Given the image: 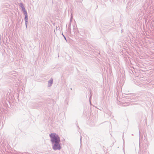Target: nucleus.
<instances>
[{
	"label": "nucleus",
	"instance_id": "7",
	"mask_svg": "<svg viewBox=\"0 0 154 154\" xmlns=\"http://www.w3.org/2000/svg\"><path fill=\"white\" fill-rule=\"evenodd\" d=\"M19 6L21 8H24V6H23V4L22 3H21L20 4Z\"/></svg>",
	"mask_w": 154,
	"mask_h": 154
},
{
	"label": "nucleus",
	"instance_id": "15",
	"mask_svg": "<svg viewBox=\"0 0 154 154\" xmlns=\"http://www.w3.org/2000/svg\"><path fill=\"white\" fill-rule=\"evenodd\" d=\"M63 36L64 37H65L64 35Z\"/></svg>",
	"mask_w": 154,
	"mask_h": 154
},
{
	"label": "nucleus",
	"instance_id": "5",
	"mask_svg": "<svg viewBox=\"0 0 154 154\" xmlns=\"http://www.w3.org/2000/svg\"><path fill=\"white\" fill-rule=\"evenodd\" d=\"M25 22V25L26 28H27V23H28V19H24Z\"/></svg>",
	"mask_w": 154,
	"mask_h": 154
},
{
	"label": "nucleus",
	"instance_id": "13",
	"mask_svg": "<svg viewBox=\"0 0 154 154\" xmlns=\"http://www.w3.org/2000/svg\"><path fill=\"white\" fill-rule=\"evenodd\" d=\"M62 35H63H63H63V33H62Z\"/></svg>",
	"mask_w": 154,
	"mask_h": 154
},
{
	"label": "nucleus",
	"instance_id": "8",
	"mask_svg": "<svg viewBox=\"0 0 154 154\" xmlns=\"http://www.w3.org/2000/svg\"><path fill=\"white\" fill-rule=\"evenodd\" d=\"M22 10L23 12L26 11L25 7L23 8H22Z\"/></svg>",
	"mask_w": 154,
	"mask_h": 154
},
{
	"label": "nucleus",
	"instance_id": "9",
	"mask_svg": "<svg viewBox=\"0 0 154 154\" xmlns=\"http://www.w3.org/2000/svg\"><path fill=\"white\" fill-rule=\"evenodd\" d=\"M91 97H90V98H89V99H90V104H91V101H90V98H91Z\"/></svg>",
	"mask_w": 154,
	"mask_h": 154
},
{
	"label": "nucleus",
	"instance_id": "10",
	"mask_svg": "<svg viewBox=\"0 0 154 154\" xmlns=\"http://www.w3.org/2000/svg\"><path fill=\"white\" fill-rule=\"evenodd\" d=\"M64 38L65 39V40H66V41L67 42V40L66 39V38L65 37H64Z\"/></svg>",
	"mask_w": 154,
	"mask_h": 154
},
{
	"label": "nucleus",
	"instance_id": "4",
	"mask_svg": "<svg viewBox=\"0 0 154 154\" xmlns=\"http://www.w3.org/2000/svg\"><path fill=\"white\" fill-rule=\"evenodd\" d=\"M142 154H149L148 151L147 150H144L142 153Z\"/></svg>",
	"mask_w": 154,
	"mask_h": 154
},
{
	"label": "nucleus",
	"instance_id": "2",
	"mask_svg": "<svg viewBox=\"0 0 154 154\" xmlns=\"http://www.w3.org/2000/svg\"><path fill=\"white\" fill-rule=\"evenodd\" d=\"M53 82V79H51L48 82V86H51L52 85Z\"/></svg>",
	"mask_w": 154,
	"mask_h": 154
},
{
	"label": "nucleus",
	"instance_id": "1",
	"mask_svg": "<svg viewBox=\"0 0 154 154\" xmlns=\"http://www.w3.org/2000/svg\"><path fill=\"white\" fill-rule=\"evenodd\" d=\"M50 137L53 150L56 151L60 149L61 147L59 136L55 133H51L50 134Z\"/></svg>",
	"mask_w": 154,
	"mask_h": 154
},
{
	"label": "nucleus",
	"instance_id": "14",
	"mask_svg": "<svg viewBox=\"0 0 154 154\" xmlns=\"http://www.w3.org/2000/svg\"><path fill=\"white\" fill-rule=\"evenodd\" d=\"M81 138H82V137H81V139H80V140H81Z\"/></svg>",
	"mask_w": 154,
	"mask_h": 154
},
{
	"label": "nucleus",
	"instance_id": "6",
	"mask_svg": "<svg viewBox=\"0 0 154 154\" xmlns=\"http://www.w3.org/2000/svg\"><path fill=\"white\" fill-rule=\"evenodd\" d=\"M143 80V78H140L138 80V81L139 82L141 83H143V81L142 80Z\"/></svg>",
	"mask_w": 154,
	"mask_h": 154
},
{
	"label": "nucleus",
	"instance_id": "11",
	"mask_svg": "<svg viewBox=\"0 0 154 154\" xmlns=\"http://www.w3.org/2000/svg\"><path fill=\"white\" fill-rule=\"evenodd\" d=\"M132 95L133 96H135V95L134 94H132Z\"/></svg>",
	"mask_w": 154,
	"mask_h": 154
},
{
	"label": "nucleus",
	"instance_id": "12",
	"mask_svg": "<svg viewBox=\"0 0 154 154\" xmlns=\"http://www.w3.org/2000/svg\"><path fill=\"white\" fill-rule=\"evenodd\" d=\"M132 97V98H131V99H133V98H134V97Z\"/></svg>",
	"mask_w": 154,
	"mask_h": 154
},
{
	"label": "nucleus",
	"instance_id": "3",
	"mask_svg": "<svg viewBox=\"0 0 154 154\" xmlns=\"http://www.w3.org/2000/svg\"><path fill=\"white\" fill-rule=\"evenodd\" d=\"M23 12L24 13V14L25 16L24 19H28V15L26 11H23Z\"/></svg>",
	"mask_w": 154,
	"mask_h": 154
}]
</instances>
